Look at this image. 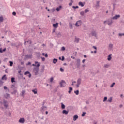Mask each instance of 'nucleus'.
Instances as JSON below:
<instances>
[{
    "label": "nucleus",
    "instance_id": "obj_1",
    "mask_svg": "<svg viewBox=\"0 0 124 124\" xmlns=\"http://www.w3.org/2000/svg\"><path fill=\"white\" fill-rule=\"evenodd\" d=\"M39 66H40V64L38 63L36 64V67H34L33 69V71L35 75H38L39 74Z\"/></svg>",
    "mask_w": 124,
    "mask_h": 124
},
{
    "label": "nucleus",
    "instance_id": "obj_2",
    "mask_svg": "<svg viewBox=\"0 0 124 124\" xmlns=\"http://www.w3.org/2000/svg\"><path fill=\"white\" fill-rule=\"evenodd\" d=\"M66 86V82L63 80H62L61 82H60V86L61 88H63Z\"/></svg>",
    "mask_w": 124,
    "mask_h": 124
},
{
    "label": "nucleus",
    "instance_id": "obj_3",
    "mask_svg": "<svg viewBox=\"0 0 124 124\" xmlns=\"http://www.w3.org/2000/svg\"><path fill=\"white\" fill-rule=\"evenodd\" d=\"M77 84L76 85V87L77 88H79V87L81 85V83H82V78H78V79L77 80Z\"/></svg>",
    "mask_w": 124,
    "mask_h": 124
},
{
    "label": "nucleus",
    "instance_id": "obj_4",
    "mask_svg": "<svg viewBox=\"0 0 124 124\" xmlns=\"http://www.w3.org/2000/svg\"><path fill=\"white\" fill-rule=\"evenodd\" d=\"M77 68H79L81 66V60L80 59H78L77 60Z\"/></svg>",
    "mask_w": 124,
    "mask_h": 124
},
{
    "label": "nucleus",
    "instance_id": "obj_5",
    "mask_svg": "<svg viewBox=\"0 0 124 124\" xmlns=\"http://www.w3.org/2000/svg\"><path fill=\"white\" fill-rule=\"evenodd\" d=\"M82 25V20H78L77 21L75 25L76 27H80Z\"/></svg>",
    "mask_w": 124,
    "mask_h": 124
},
{
    "label": "nucleus",
    "instance_id": "obj_6",
    "mask_svg": "<svg viewBox=\"0 0 124 124\" xmlns=\"http://www.w3.org/2000/svg\"><path fill=\"white\" fill-rule=\"evenodd\" d=\"M120 17H121V16L120 15H116L115 16H113L112 18V20H118V19H119V18H120Z\"/></svg>",
    "mask_w": 124,
    "mask_h": 124
},
{
    "label": "nucleus",
    "instance_id": "obj_7",
    "mask_svg": "<svg viewBox=\"0 0 124 124\" xmlns=\"http://www.w3.org/2000/svg\"><path fill=\"white\" fill-rule=\"evenodd\" d=\"M112 24H113V19H109L108 20V26H112Z\"/></svg>",
    "mask_w": 124,
    "mask_h": 124
},
{
    "label": "nucleus",
    "instance_id": "obj_8",
    "mask_svg": "<svg viewBox=\"0 0 124 124\" xmlns=\"http://www.w3.org/2000/svg\"><path fill=\"white\" fill-rule=\"evenodd\" d=\"M11 46L12 47H16V48H19V45H17V44L15 43H11Z\"/></svg>",
    "mask_w": 124,
    "mask_h": 124
},
{
    "label": "nucleus",
    "instance_id": "obj_9",
    "mask_svg": "<svg viewBox=\"0 0 124 124\" xmlns=\"http://www.w3.org/2000/svg\"><path fill=\"white\" fill-rule=\"evenodd\" d=\"M79 41H80V38H77V37L75 36V40L74 42H76V43H79Z\"/></svg>",
    "mask_w": 124,
    "mask_h": 124
},
{
    "label": "nucleus",
    "instance_id": "obj_10",
    "mask_svg": "<svg viewBox=\"0 0 124 124\" xmlns=\"http://www.w3.org/2000/svg\"><path fill=\"white\" fill-rule=\"evenodd\" d=\"M19 123H20V124H24V123H25V118H21L19 120Z\"/></svg>",
    "mask_w": 124,
    "mask_h": 124
},
{
    "label": "nucleus",
    "instance_id": "obj_11",
    "mask_svg": "<svg viewBox=\"0 0 124 124\" xmlns=\"http://www.w3.org/2000/svg\"><path fill=\"white\" fill-rule=\"evenodd\" d=\"M90 34H92L93 36H95V37H96V31H92L91 33Z\"/></svg>",
    "mask_w": 124,
    "mask_h": 124
},
{
    "label": "nucleus",
    "instance_id": "obj_12",
    "mask_svg": "<svg viewBox=\"0 0 124 124\" xmlns=\"http://www.w3.org/2000/svg\"><path fill=\"white\" fill-rule=\"evenodd\" d=\"M68 111L64 109L63 110V111H62V114H64V115H68Z\"/></svg>",
    "mask_w": 124,
    "mask_h": 124
},
{
    "label": "nucleus",
    "instance_id": "obj_13",
    "mask_svg": "<svg viewBox=\"0 0 124 124\" xmlns=\"http://www.w3.org/2000/svg\"><path fill=\"white\" fill-rule=\"evenodd\" d=\"M7 102L6 101H4V104H3V106L6 108V109H7V107H8V104H6Z\"/></svg>",
    "mask_w": 124,
    "mask_h": 124
},
{
    "label": "nucleus",
    "instance_id": "obj_14",
    "mask_svg": "<svg viewBox=\"0 0 124 124\" xmlns=\"http://www.w3.org/2000/svg\"><path fill=\"white\" fill-rule=\"evenodd\" d=\"M59 26V23H56V24H53V27H54V29H57Z\"/></svg>",
    "mask_w": 124,
    "mask_h": 124
},
{
    "label": "nucleus",
    "instance_id": "obj_15",
    "mask_svg": "<svg viewBox=\"0 0 124 124\" xmlns=\"http://www.w3.org/2000/svg\"><path fill=\"white\" fill-rule=\"evenodd\" d=\"M5 51H6V48H4L3 49H2V48H0V53H2Z\"/></svg>",
    "mask_w": 124,
    "mask_h": 124
},
{
    "label": "nucleus",
    "instance_id": "obj_16",
    "mask_svg": "<svg viewBox=\"0 0 124 124\" xmlns=\"http://www.w3.org/2000/svg\"><path fill=\"white\" fill-rule=\"evenodd\" d=\"M32 57V55H25V58L26 59H31Z\"/></svg>",
    "mask_w": 124,
    "mask_h": 124
},
{
    "label": "nucleus",
    "instance_id": "obj_17",
    "mask_svg": "<svg viewBox=\"0 0 124 124\" xmlns=\"http://www.w3.org/2000/svg\"><path fill=\"white\" fill-rule=\"evenodd\" d=\"M78 117L77 115H75L73 116V121H76L78 119Z\"/></svg>",
    "mask_w": 124,
    "mask_h": 124
},
{
    "label": "nucleus",
    "instance_id": "obj_18",
    "mask_svg": "<svg viewBox=\"0 0 124 124\" xmlns=\"http://www.w3.org/2000/svg\"><path fill=\"white\" fill-rule=\"evenodd\" d=\"M1 80H7V78L6 77V75H4L2 76Z\"/></svg>",
    "mask_w": 124,
    "mask_h": 124
},
{
    "label": "nucleus",
    "instance_id": "obj_19",
    "mask_svg": "<svg viewBox=\"0 0 124 124\" xmlns=\"http://www.w3.org/2000/svg\"><path fill=\"white\" fill-rule=\"evenodd\" d=\"M111 56H112V54L108 55V61H111V60H112V57H111Z\"/></svg>",
    "mask_w": 124,
    "mask_h": 124
},
{
    "label": "nucleus",
    "instance_id": "obj_20",
    "mask_svg": "<svg viewBox=\"0 0 124 124\" xmlns=\"http://www.w3.org/2000/svg\"><path fill=\"white\" fill-rule=\"evenodd\" d=\"M61 108L62 109H65V105L62 103H61Z\"/></svg>",
    "mask_w": 124,
    "mask_h": 124
},
{
    "label": "nucleus",
    "instance_id": "obj_21",
    "mask_svg": "<svg viewBox=\"0 0 124 124\" xmlns=\"http://www.w3.org/2000/svg\"><path fill=\"white\" fill-rule=\"evenodd\" d=\"M32 92L34 94H36L37 93V89H33L32 90Z\"/></svg>",
    "mask_w": 124,
    "mask_h": 124
},
{
    "label": "nucleus",
    "instance_id": "obj_22",
    "mask_svg": "<svg viewBox=\"0 0 124 124\" xmlns=\"http://www.w3.org/2000/svg\"><path fill=\"white\" fill-rule=\"evenodd\" d=\"M112 100H113V97H110V98L108 99V102H112Z\"/></svg>",
    "mask_w": 124,
    "mask_h": 124
},
{
    "label": "nucleus",
    "instance_id": "obj_23",
    "mask_svg": "<svg viewBox=\"0 0 124 124\" xmlns=\"http://www.w3.org/2000/svg\"><path fill=\"white\" fill-rule=\"evenodd\" d=\"M100 1H96V7H99V3Z\"/></svg>",
    "mask_w": 124,
    "mask_h": 124
},
{
    "label": "nucleus",
    "instance_id": "obj_24",
    "mask_svg": "<svg viewBox=\"0 0 124 124\" xmlns=\"http://www.w3.org/2000/svg\"><path fill=\"white\" fill-rule=\"evenodd\" d=\"M58 62V59H56V58H54L53 60V63H57V62Z\"/></svg>",
    "mask_w": 124,
    "mask_h": 124
},
{
    "label": "nucleus",
    "instance_id": "obj_25",
    "mask_svg": "<svg viewBox=\"0 0 124 124\" xmlns=\"http://www.w3.org/2000/svg\"><path fill=\"white\" fill-rule=\"evenodd\" d=\"M78 5H80L81 7H83L84 4L82 2H79Z\"/></svg>",
    "mask_w": 124,
    "mask_h": 124
},
{
    "label": "nucleus",
    "instance_id": "obj_26",
    "mask_svg": "<svg viewBox=\"0 0 124 124\" xmlns=\"http://www.w3.org/2000/svg\"><path fill=\"white\" fill-rule=\"evenodd\" d=\"M62 7V6H59V7L56 8V11H60Z\"/></svg>",
    "mask_w": 124,
    "mask_h": 124
},
{
    "label": "nucleus",
    "instance_id": "obj_27",
    "mask_svg": "<svg viewBox=\"0 0 124 124\" xmlns=\"http://www.w3.org/2000/svg\"><path fill=\"white\" fill-rule=\"evenodd\" d=\"M74 93L76 94V95H78V94H79V91L78 90L75 91Z\"/></svg>",
    "mask_w": 124,
    "mask_h": 124
},
{
    "label": "nucleus",
    "instance_id": "obj_28",
    "mask_svg": "<svg viewBox=\"0 0 124 124\" xmlns=\"http://www.w3.org/2000/svg\"><path fill=\"white\" fill-rule=\"evenodd\" d=\"M37 63V64H38V63H38V62H37V61H35V64H32V66H36Z\"/></svg>",
    "mask_w": 124,
    "mask_h": 124
},
{
    "label": "nucleus",
    "instance_id": "obj_29",
    "mask_svg": "<svg viewBox=\"0 0 124 124\" xmlns=\"http://www.w3.org/2000/svg\"><path fill=\"white\" fill-rule=\"evenodd\" d=\"M3 22V17L0 16V23H2Z\"/></svg>",
    "mask_w": 124,
    "mask_h": 124
},
{
    "label": "nucleus",
    "instance_id": "obj_30",
    "mask_svg": "<svg viewBox=\"0 0 124 124\" xmlns=\"http://www.w3.org/2000/svg\"><path fill=\"white\" fill-rule=\"evenodd\" d=\"M11 82L12 83L15 82V78H11Z\"/></svg>",
    "mask_w": 124,
    "mask_h": 124
},
{
    "label": "nucleus",
    "instance_id": "obj_31",
    "mask_svg": "<svg viewBox=\"0 0 124 124\" xmlns=\"http://www.w3.org/2000/svg\"><path fill=\"white\" fill-rule=\"evenodd\" d=\"M110 66V65H108L107 64H105L104 66V67H105V68H108V67H109Z\"/></svg>",
    "mask_w": 124,
    "mask_h": 124
},
{
    "label": "nucleus",
    "instance_id": "obj_32",
    "mask_svg": "<svg viewBox=\"0 0 124 124\" xmlns=\"http://www.w3.org/2000/svg\"><path fill=\"white\" fill-rule=\"evenodd\" d=\"M80 14L81 15V16H84L85 15V12L81 11L80 12Z\"/></svg>",
    "mask_w": 124,
    "mask_h": 124
},
{
    "label": "nucleus",
    "instance_id": "obj_33",
    "mask_svg": "<svg viewBox=\"0 0 124 124\" xmlns=\"http://www.w3.org/2000/svg\"><path fill=\"white\" fill-rule=\"evenodd\" d=\"M56 34H57V36H58V37H60V36H62V33H61L60 32H59L58 33V34H57V33H56Z\"/></svg>",
    "mask_w": 124,
    "mask_h": 124
},
{
    "label": "nucleus",
    "instance_id": "obj_34",
    "mask_svg": "<svg viewBox=\"0 0 124 124\" xmlns=\"http://www.w3.org/2000/svg\"><path fill=\"white\" fill-rule=\"evenodd\" d=\"M16 93H17V90H14L13 92H12L11 93H12V94H13V93H14V94H16Z\"/></svg>",
    "mask_w": 124,
    "mask_h": 124
},
{
    "label": "nucleus",
    "instance_id": "obj_35",
    "mask_svg": "<svg viewBox=\"0 0 124 124\" xmlns=\"http://www.w3.org/2000/svg\"><path fill=\"white\" fill-rule=\"evenodd\" d=\"M72 8H73L74 9H77V8H79V6H72Z\"/></svg>",
    "mask_w": 124,
    "mask_h": 124
},
{
    "label": "nucleus",
    "instance_id": "obj_36",
    "mask_svg": "<svg viewBox=\"0 0 124 124\" xmlns=\"http://www.w3.org/2000/svg\"><path fill=\"white\" fill-rule=\"evenodd\" d=\"M45 109H47V107H46L43 106L42 107V110H43V111H44L45 110Z\"/></svg>",
    "mask_w": 124,
    "mask_h": 124
},
{
    "label": "nucleus",
    "instance_id": "obj_37",
    "mask_svg": "<svg viewBox=\"0 0 124 124\" xmlns=\"http://www.w3.org/2000/svg\"><path fill=\"white\" fill-rule=\"evenodd\" d=\"M45 67V66L43 65L42 66V69H41V72H44V68Z\"/></svg>",
    "mask_w": 124,
    "mask_h": 124
},
{
    "label": "nucleus",
    "instance_id": "obj_38",
    "mask_svg": "<svg viewBox=\"0 0 124 124\" xmlns=\"http://www.w3.org/2000/svg\"><path fill=\"white\" fill-rule=\"evenodd\" d=\"M2 85H3V82L1 80H0V87H1Z\"/></svg>",
    "mask_w": 124,
    "mask_h": 124
},
{
    "label": "nucleus",
    "instance_id": "obj_39",
    "mask_svg": "<svg viewBox=\"0 0 124 124\" xmlns=\"http://www.w3.org/2000/svg\"><path fill=\"white\" fill-rule=\"evenodd\" d=\"M10 66H12L13 65V62L12 61H9Z\"/></svg>",
    "mask_w": 124,
    "mask_h": 124
},
{
    "label": "nucleus",
    "instance_id": "obj_40",
    "mask_svg": "<svg viewBox=\"0 0 124 124\" xmlns=\"http://www.w3.org/2000/svg\"><path fill=\"white\" fill-rule=\"evenodd\" d=\"M86 114H87L86 112H82V115H81L82 117H85Z\"/></svg>",
    "mask_w": 124,
    "mask_h": 124
},
{
    "label": "nucleus",
    "instance_id": "obj_41",
    "mask_svg": "<svg viewBox=\"0 0 124 124\" xmlns=\"http://www.w3.org/2000/svg\"><path fill=\"white\" fill-rule=\"evenodd\" d=\"M53 81H54V78L51 77V78H50V83H52Z\"/></svg>",
    "mask_w": 124,
    "mask_h": 124
},
{
    "label": "nucleus",
    "instance_id": "obj_42",
    "mask_svg": "<svg viewBox=\"0 0 124 124\" xmlns=\"http://www.w3.org/2000/svg\"><path fill=\"white\" fill-rule=\"evenodd\" d=\"M107 101V97H104L103 99V102H105V101Z\"/></svg>",
    "mask_w": 124,
    "mask_h": 124
},
{
    "label": "nucleus",
    "instance_id": "obj_43",
    "mask_svg": "<svg viewBox=\"0 0 124 124\" xmlns=\"http://www.w3.org/2000/svg\"><path fill=\"white\" fill-rule=\"evenodd\" d=\"M30 72L29 71H26L24 73V75H28V74H30Z\"/></svg>",
    "mask_w": 124,
    "mask_h": 124
},
{
    "label": "nucleus",
    "instance_id": "obj_44",
    "mask_svg": "<svg viewBox=\"0 0 124 124\" xmlns=\"http://www.w3.org/2000/svg\"><path fill=\"white\" fill-rule=\"evenodd\" d=\"M114 85H116L115 82L112 83V84L110 85V88H113V87H114Z\"/></svg>",
    "mask_w": 124,
    "mask_h": 124
},
{
    "label": "nucleus",
    "instance_id": "obj_45",
    "mask_svg": "<svg viewBox=\"0 0 124 124\" xmlns=\"http://www.w3.org/2000/svg\"><path fill=\"white\" fill-rule=\"evenodd\" d=\"M109 48H113V44H110L108 46Z\"/></svg>",
    "mask_w": 124,
    "mask_h": 124
},
{
    "label": "nucleus",
    "instance_id": "obj_46",
    "mask_svg": "<svg viewBox=\"0 0 124 124\" xmlns=\"http://www.w3.org/2000/svg\"><path fill=\"white\" fill-rule=\"evenodd\" d=\"M57 92H58V89L57 88H55L54 90H53V93H57Z\"/></svg>",
    "mask_w": 124,
    "mask_h": 124
},
{
    "label": "nucleus",
    "instance_id": "obj_47",
    "mask_svg": "<svg viewBox=\"0 0 124 124\" xmlns=\"http://www.w3.org/2000/svg\"><path fill=\"white\" fill-rule=\"evenodd\" d=\"M123 35L124 36V33H119V36H123Z\"/></svg>",
    "mask_w": 124,
    "mask_h": 124
},
{
    "label": "nucleus",
    "instance_id": "obj_48",
    "mask_svg": "<svg viewBox=\"0 0 124 124\" xmlns=\"http://www.w3.org/2000/svg\"><path fill=\"white\" fill-rule=\"evenodd\" d=\"M90 11V10H89L88 9H86L85 10V13H88V12H89Z\"/></svg>",
    "mask_w": 124,
    "mask_h": 124
},
{
    "label": "nucleus",
    "instance_id": "obj_49",
    "mask_svg": "<svg viewBox=\"0 0 124 124\" xmlns=\"http://www.w3.org/2000/svg\"><path fill=\"white\" fill-rule=\"evenodd\" d=\"M60 70L61 71V72H63V71H64V70H63V69L62 68H60Z\"/></svg>",
    "mask_w": 124,
    "mask_h": 124
},
{
    "label": "nucleus",
    "instance_id": "obj_50",
    "mask_svg": "<svg viewBox=\"0 0 124 124\" xmlns=\"http://www.w3.org/2000/svg\"><path fill=\"white\" fill-rule=\"evenodd\" d=\"M92 48H93V49H94L95 50H97V47H96V46H93Z\"/></svg>",
    "mask_w": 124,
    "mask_h": 124
},
{
    "label": "nucleus",
    "instance_id": "obj_51",
    "mask_svg": "<svg viewBox=\"0 0 124 124\" xmlns=\"http://www.w3.org/2000/svg\"><path fill=\"white\" fill-rule=\"evenodd\" d=\"M56 30H57V29L56 28H54L52 31V33H54V32H56Z\"/></svg>",
    "mask_w": 124,
    "mask_h": 124
},
{
    "label": "nucleus",
    "instance_id": "obj_52",
    "mask_svg": "<svg viewBox=\"0 0 124 124\" xmlns=\"http://www.w3.org/2000/svg\"><path fill=\"white\" fill-rule=\"evenodd\" d=\"M61 49L62 50V51H65V47H64V46H62Z\"/></svg>",
    "mask_w": 124,
    "mask_h": 124
},
{
    "label": "nucleus",
    "instance_id": "obj_53",
    "mask_svg": "<svg viewBox=\"0 0 124 124\" xmlns=\"http://www.w3.org/2000/svg\"><path fill=\"white\" fill-rule=\"evenodd\" d=\"M41 59H42V62H45V58L42 57Z\"/></svg>",
    "mask_w": 124,
    "mask_h": 124
},
{
    "label": "nucleus",
    "instance_id": "obj_54",
    "mask_svg": "<svg viewBox=\"0 0 124 124\" xmlns=\"http://www.w3.org/2000/svg\"><path fill=\"white\" fill-rule=\"evenodd\" d=\"M12 15H14V16H16V12H13L12 13Z\"/></svg>",
    "mask_w": 124,
    "mask_h": 124
},
{
    "label": "nucleus",
    "instance_id": "obj_55",
    "mask_svg": "<svg viewBox=\"0 0 124 124\" xmlns=\"http://www.w3.org/2000/svg\"><path fill=\"white\" fill-rule=\"evenodd\" d=\"M62 59H61V60L62 61H64V56H62Z\"/></svg>",
    "mask_w": 124,
    "mask_h": 124
},
{
    "label": "nucleus",
    "instance_id": "obj_56",
    "mask_svg": "<svg viewBox=\"0 0 124 124\" xmlns=\"http://www.w3.org/2000/svg\"><path fill=\"white\" fill-rule=\"evenodd\" d=\"M6 96L7 97H10V94L9 93H6Z\"/></svg>",
    "mask_w": 124,
    "mask_h": 124
},
{
    "label": "nucleus",
    "instance_id": "obj_57",
    "mask_svg": "<svg viewBox=\"0 0 124 124\" xmlns=\"http://www.w3.org/2000/svg\"><path fill=\"white\" fill-rule=\"evenodd\" d=\"M69 91H71V92H72V91H73V88H72V87H69Z\"/></svg>",
    "mask_w": 124,
    "mask_h": 124
},
{
    "label": "nucleus",
    "instance_id": "obj_58",
    "mask_svg": "<svg viewBox=\"0 0 124 124\" xmlns=\"http://www.w3.org/2000/svg\"><path fill=\"white\" fill-rule=\"evenodd\" d=\"M97 121H94L93 122V124H97Z\"/></svg>",
    "mask_w": 124,
    "mask_h": 124
},
{
    "label": "nucleus",
    "instance_id": "obj_59",
    "mask_svg": "<svg viewBox=\"0 0 124 124\" xmlns=\"http://www.w3.org/2000/svg\"><path fill=\"white\" fill-rule=\"evenodd\" d=\"M28 77L29 78H31V74L30 73L29 75H28Z\"/></svg>",
    "mask_w": 124,
    "mask_h": 124
},
{
    "label": "nucleus",
    "instance_id": "obj_60",
    "mask_svg": "<svg viewBox=\"0 0 124 124\" xmlns=\"http://www.w3.org/2000/svg\"><path fill=\"white\" fill-rule=\"evenodd\" d=\"M15 85H11V88L12 89V88H15Z\"/></svg>",
    "mask_w": 124,
    "mask_h": 124
},
{
    "label": "nucleus",
    "instance_id": "obj_61",
    "mask_svg": "<svg viewBox=\"0 0 124 124\" xmlns=\"http://www.w3.org/2000/svg\"><path fill=\"white\" fill-rule=\"evenodd\" d=\"M72 2H70L69 3V6H71V5H72Z\"/></svg>",
    "mask_w": 124,
    "mask_h": 124
},
{
    "label": "nucleus",
    "instance_id": "obj_62",
    "mask_svg": "<svg viewBox=\"0 0 124 124\" xmlns=\"http://www.w3.org/2000/svg\"><path fill=\"white\" fill-rule=\"evenodd\" d=\"M25 93V91H23L22 92V95H24V94Z\"/></svg>",
    "mask_w": 124,
    "mask_h": 124
},
{
    "label": "nucleus",
    "instance_id": "obj_63",
    "mask_svg": "<svg viewBox=\"0 0 124 124\" xmlns=\"http://www.w3.org/2000/svg\"><path fill=\"white\" fill-rule=\"evenodd\" d=\"M4 90H7V87H6V86H4Z\"/></svg>",
    "mask_w": 124,
    "mask_h": 124
},
{
    "label": "nucleus",
    "instance_id": "obj_64",
    "mask_svg": "<svg viewBox=\"0 0 124 124\" xmlns=\"http://www.w3.org/2000/svg\"><path fill=\"white\" fill-rule=\"evenodd\" d=\"M86 104H89L90 103L89 102V101H86Z\"/></svg>",
    "mask_w": 124,
    "mask_h": 124
}]
</instances>
